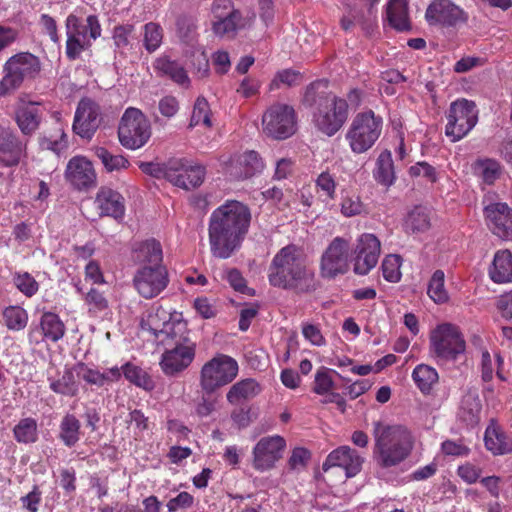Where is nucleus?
<instances>
[{
    "label": "nucleus",
    "mask_w": 512,
    "mask_h": 512,
    "mask_svg": "<svg viewBox=\"0 0 512 512\" xmlns=\"http://www.w3.org/2000/svg\"><path fill=\"white\" fill-rule=\"evenodd\" d=\"M430 227V217L425 208L416 207L407 216L405 220V229L407 232H424Z\"/></svg>",
    "instance_id": "3c124183"
},
{
    "label": "nucleus",
    "mask_w": 512,
    "mask_h": 512,
    "mask_svg": "<svg viewBox=\"0 0 512 512\" xmlns=\"http://www.w3.org/2000/svg\"><path fill=\"white\" fill-rule=\"evenodd\" d=\"M192 65L196 70L198 77H206L209 73V59L205 51L197 49L192 54Z\"/></svg>",
    "instance_id": "774afa93"
},
{
    "label": "nucleus",
    "mask_w": 512,
    "mask_h": 512,
    "mask_svg": "<svg viewBox=\"0 0 512 512\" xmlns=\"http://www.w3.org/2000/svg\"><path fill=\"white\" fill-rule=\"evenodd\" d=\"M381 253L380 240L372 233H363L353 249V271L357 275H367L378 263Z\"/></svg>",
    "instance_id": "2eb2a0df"
},
{
    "label": "nucleus",
    "mask_w": 512,
    "mask_h": 512,
    "mask_svg": "<svg viewBox=\"0 0 512 512\" xmlns=\"http://www.w3.org/2000/svg\"><path fill=\"white\" fill-rule=\"evenodd\" d=\"M401 258L398 255H388L382 262L383 277L389 281L396 283L401 279Z\"/></svg>",
    "instance_id": "13d9d810"
},
{
    "label": "nucleus",
    "mask_w": 512,
    "mask_h": 512,
    "mask_svg": "<svg viewBox=\"0 0 512 512\" xmlns=\"http://www.w3.org/2000/svg\"><path fill=\"white\" fill-rule=\"evenodd\" d=\"M366 210L361 197L353 191H343L340 201V212L344 217L350 218L361 215Z\"/></svg>",
    "instance_id": "c03bdc74"
},
{
    "label": "nucleus",
    "mask_w": 512,
    "mask_h": 512,
    "mask_svg": "<svg viewBox=\"0 0 512 512\" xmlns=\"http://www.w3.org/2000/svg\"><path fill=\"white\" fill-rule=\"evenodd\" d=\"M155 340L158 345H162L163 347L195 344L189 337L187 323L178 313H174V320L168 323V326Z\"/></svg>",
    "instance_id": "a878e982"
},
{
    "label": "nucleus",
    "mask_w": 512,
    "mask_h": 512,
    "mask_svg": "<svg viewBox=\"0 0 512 512\" xmlns=\"http://www.w3.org/2000/svg\"><path fill=\"white\" fill-rule=\"evenodd\" d=\"M95 154L108 172L119 171L129 166V161L124 156L114 155L104 147L96 148Z\"/></svg>",
    "instance_id": "5fc2aeb1"
},
{
    "label": "nucleus",
    "mask_w": 512,
    "mask_h": 512,
    "mask_svg": "<svg viewBox=\"0 0 512 512\" xmlns=\"http://www.w3.org/2000/svg\"><path fill=\"white\" fill-rule=\"evenodd\" d=\"M446 117L445 134L452 142H457L475 127L478 121V111L474 102L458 99L450 104Z\"/></svg>",
    "instance_id": "1a4fd4ad"
},
{
    "label": "nucleus",
    "mask_w": 512,
    "mask_h": 512,
    "mask_svg": "<svg viewBox=\"0 0 512 512\" xmlns=\"http://www.w3.org/2000/svg\"><path fill=\"white\" fill-rule=\"evenodd\" d=\"M13 283L26 297L34 296L39 290V284L28 272H15Z\"/></svg>",
    "instance_id": "4d7b16f0"
},
{
    "label": "nucleus",
    "mask_w": 512,
    "mask_h": 512,
    "mask_svg": "<svg viewBox=\"0 0 512 512\" xmlns=\"http://www.w3.org/2000/svg\"><path fill=\"white\" fill-rule=\"evenodd\" d=\"M158 74L169 77L172 81L185 88L190 86V78L184 67L167 57H159L153 64Z\"/></svg>",
    "instance_id": "f704fd0d"
},
{
    "label": "nucleus",
    "mask_w": 512,
    "mask_h": 512,
    "mask_svg": "<svg viewBox=\"0 0 512 512\" xmlns=\"http://www.w3.org/2000/svg\"><path fill=\"white\" fill-rule=\"evenodd\" d=\"M85 303L92 313H99L108 308V301L97 289H90L85 295Z\"/></svg>",
    "instance_id": "e2e57ef3"
},
{
    "label": "nucleus",
    "mask_w": 512,
    "mask_h": 512,
    "mask_svg": "<svg viewBox=\"0 0 512 512\" xmlns=\"http://www.w3.org/2000/svg\"><path fill=\"white\" fill-rule=\"evenodd\" d=\"M363 458L350 446H340L331 451L322 465L324 472L331 468H341L347 478L358 474L362 468Z\"/></svg>",
    "instance_id": "b1692460"
},
{
    "label": "nucleus",
    "mask_w": 512,
    "mask_h": 512,
    "mask_svg": "<svg viewBox=\"0 0 512 512\" xmlns=\"http://www.w3.org/2000/svg\"><path fill=\"white\" fill-rule=\"evenodd\" d=\"M481 400L476 389L468 390L462 397L458 417L467 425L474 426L480 420Z\"/></svg>",
    "instance_id": "7c9ffc66"
},
{
    "label": "nucleus",
    "mask_w": 512,
    "mask_h": 512,
    "mask_svg": "<svg viewBox=\"0 0 512 512\" xmlns=\"http://www.w3.org/2000/svg\"><path fill=\"white\" fill-rule=\"evenodd\" d=\"M198 125L212 127L211 110L207 100L203 97H198L195 101L189 124L190 127Z\"/></svg>",
    "instance_id": "603ef678"
},
{
    "label": "nucleus",
    "mask_w": 512,
    "mask_h": 512,
    "mask_svg": "<svg viewBox=\"0 0 512 512\" xmlns=\"http://www.w3.org/2000/svg\"><path fill=\"white\" fill-rule=\"evenodd\" d=\"M484 215L493 234L504 240L512 241V209L502 202L485 206Z\"/></svg>",
    "instance_id": "5701e85b"
},
{
    "label": "nucleus",
    "mask_w": 512,
    "mask_h": 512,
    "mask_svg": "<svg viewBox=\"0 0 512 512\" xmlns=\"http://www.w3.org/2000/svg\"><path fill=\"white\" fill-rule=\"evenodd\" d=\"M39 327L43 339L57 342L65 335V325L60 317L53 312H44L40 318Z\"/></svg>",
    "instance_id": "c9c22d12"
},
{
    "label": "nucleus",
    "mask_w": 512,
    "mask_h": 512,
    "mask_svg": "<svg viewBox=\"0 0 512 512\" xmlns=\"http://www.w3.org/2000/svg\"><path fill=\"white\" fill-rule=\"evenodd\" d=\"M431 349L441 360H456L464 354L466 342L460 329L450 323L438 325L431 334Z\"/></svg>",
    "instance_id": "9b49d317"
},
{
    "label": "nucleus",
    "mask_w": 512,
    "mask_h": 512,
    "mask_svg": "<svg viewBox=\"0 0 512 512\" xmlns=\"http://www.w3.org/2000/svg\"><path fill=\"white\" fill-rule=\"evenodd\" d=\"M382 126V118L373 111L358 113L345 135L351 151L361 154L372 148L381 135Z\"/></svg>",
    "instance_id": "0eeeda50"
},
{
    "label": "nucleus",
    "mask_w": 512,
    "mask_h": 512,
    "mask_svg": "<svg viewBox=\"0 0 512 512\" xmlns=\"http://www.w3.org/2000/svg\"><path fill=\"white\" fill-rule=\"evenodd\" d=\"M484 442L493 455H504L512 451V440L495 423L486 428Z\"/></svg>",
    "instance_id": "2f4dec72"
},
{
    "label": "nucleus",
    "mask_w": 512,
    "mask_h": 512,
    "mask_svg": "<svg viewBox=\"0 0 512 512\" xmlns=\"http://www.w3.org/2000/svg\"><path fill=\"white\" fill-rule=\"evenodd\" d=\"M134 32V26L131 24L116 26L113 30V41L118 49H125L130 44V37Z\"/></svg>",
    "instance_id": "0e129e2a"
},
{
    "label": "nucleus",
    "mask_w": 512,
    "mask_h": 512,
    "mask_svg": "<svg viewBox=\"0 0 512 512\" xmlns=\"http://www.w3.org/2000/svg\"><path fill=\"white\" fill-rule=\"evenodd\" d=\"M169 283V276L164 266H142L139 267L133 276V286L137 293L145 298L157 297L166 289Z\"/></svg>",
    "instance_id": "4468645a"
},
{
    "label": "nucleus",
    "mask_w": 512,
    "mask_h": 512,
    "mask_svg": "<svg viewBox=\"0 0 512 512\" xmlns=\"http://www.w3.org/2000/svg\"><path fill=\"white\" fill-rule=\"evenodd\" d=\"M4 325L8 330L21 331L28 324L27 311L18 305H10L5 307L1 312Z\"/></svg>",
    "instance_id": "79ce46f5"
},
{
    "label": "nucleus",
    "mask_w": 512,
    "mask_h": 512,
    "mask_svg": "<svg viewBox=\"0 0 512 512\" xmlns=\"http://www.w3.org/2000/svg\"><path fill=\"white\" fill-rule=\"evenodd\" d=\"M100 216L122 219L125 214L124 198L120 193L108 187H101L94 201Z\"/></svg>",
    "instance_id": "bb28decb"
},
{
    "label": "nucleus",
    "mask_w": 512,
    "mask_h": 512,
    "mask_svg": "<svg viewBox=\"0 0 512 512\" xmlns=\"http://www.w3.org/2000/svg\"><path fill=\"white\" fill-rule=\"evenodd\" d=\"M425 18L430 25L455 27L468 21V14L451 0H433L426 9Z\"/></svg>",
    "instance_id": "a211bd4d"
},
{
    "label": "nucleus",
    "mask_w": 512,
    "mask_h": 512,
    "mask_svg": "<svg viewBox=\"0 0 512 512\" xmlns=\"http://www.w3.org/2000/svg\"><path fill=\"white\" fill-rule=\"evenodd\" d=\"M143 46L148 53L159 49L163 41V29L155 22L146 23L142 30Z\"/></svg>",
    "instance_id": "de8ad7c7"
},
{
    "label": "nucleus",
    "mask_w": 512,
    "mask_h": 512,
    "mask_svg": "<svg viewBox=\"0 0 512 512\" xmlns=\"http://www.w3.org/2000/svg\"><path fill=\"white\" fill-rule=\"evenodd\" d=\"M49 387L56 394L70 397L77 395L79 385L76 381L74 366L65 368L63 374L58 379L49 378Z\"/></svg>",
    "instance_id": "58836bf2"
},
{
    "label": "nucleus",
    "mask_w": 512,
    "mask_h": 512,
    "mask_svg": "<svg viewBox=\"0 0 512 512\" xmlns=\"http://www.w3.org/2000/svg\"><path fill=\"white\" fill-rule=\"evenodd\" d=\"M80 422L71 414H67L60 424V438L68 447L73 446L79 440Z\"/></svg>",
    "instance_id": "8fccbe9b"
},
{
    "label": "nucleus",
    "mask_w": 512,
    "mask_h": 512,
    "mask_svg": "<svg viewBox=\"0 0 512 512\" xmlns=\"http://www.w3.org/2000/svg\"><path fill=\"white\" fill-rule=\"evenodd\" d=\"M121 368L122 374L125 378L133 383L134 385L143 388L145 390H152L154 388V382L151 377L140 367L130 363H126Z\"/></svg>",
    "instance_id": "09e8293b"
},
{
    "label": "nucleus",
    "mask_w": 512,
    "mask_h": 512,
    "mask_svg": "<svg viewBox=\"0 0 512 512\" xmlns=\"http://www.w3.org/2000/svg\"><path fill=\"white\" fill-rule=\"evenodd\" d=\"M386 16L389 25L395 30L405 32L411 29L407 0H389Z\"/></svg>",
    "instance_id": "473e14b6"
},
{
    "label": "nucleus",
    "mask_w": 512,
    "mask_h": 512,
    "mask_svg": "<svg viewBox=\"0 0 512 512\" xmlns=\"http://www.w3.org/2000/svg\"><path fill=\"white\" fill-rule=\"evenodd\" d=\"M15 439L20 443H33L37 440V422L24 418L13 429Z\"/></svg>",
    "instance_id": "864d4df0"
},
{
    "label": "nucleus",
    "mask_w": 512,
    "mask_h": 512,
    "mask_svg": "<svg viewBox=\"0 0 512 512\" xmlns=\"http://www.w3.org/2000/svg\"><path fill=\"white\" fill-rule=\"evenodd\" d=\"M250 219L249 209L239 201H227L215 209L208 223L212 255L227 259L238 250L248 232Z\"/></svg>",
    "instance_id": "f257e3e1"
},
{
    "label": "nucleus",
    "mask_w": 512,
    "mask_h": 512,
    "mask_svg": "<svg viewBox=\"0 0 512 512\" xmlns=\"http://www.w3.org/2000/svg\"><path fill=\"white\" fill-rule=\"evenodd\" d=\"M334 375L338 373L332 369L322 367L317 370L313 391L319 395L328 394L334 388Z\"/></svg>",
    "instance_id": "6e6d98bb"
},
{
    "label": "nucleus",
    "mask_w": 512,
    "mask_h": 512,
    "mask_svg": "<svg viewBox=\"0 0 512 512\" xmlns=\"http://www.w3.org/2000/svg\"><path fill=\"white\" fill-rule=\"evenodd\" d=\"M268 281L274 287L297 293H307L316 288L314 271L295 245H287L275 254L268 268Z\"/></svg>",
    "instance_id": "f03ea898"
},
{
    "label": "nucleus",
    "mask_w": 512,
    "mask_h": 512,
    "mask_svg": "<svg viewBox=\"0 0 512 512\" xmlns=\"http://www.w3.org/2000/svg\"><path fill=\"white\" fill-rule=\"evenodd\" d=\"M320 85L321 82H314L306 88L303 103L310 107L316 105L312 113V122L318 131L331 137L346 122L348 105L346 100L335 95H320L317 91Z\"/></svg>",
    "instance_id": "20e7f679"
},
{
    "label": "nucleus",
    "mask_w": 512,
    "mask_h": 512,
    "mask_svg": "<svg viewBox=\"0 0 512 512\" xmlns=\"http://www.w3.org/2000/svg\"><path fill=\"white\" fill-rule=\"evenodd\" d=\"M26 146L13 130L0 124V164L5 167L16 166L25 155Z\"/></svg>",
    "instance_id": "393cba45"
},
{
    "label": "nucleus",
    "mask_w": 512,
    "mask_h": 512,
    "mask_svg": "<svg viewBox=\"0 0 512 512\" xmlns=\"http://www.w3.org/2000/svg\"><path fill=\"white\" fill-rule=\"evenodd\" d=\"M286 449V440L279 435L262 437L253 447L252 465L255 470L265 472L275 467Z\"/></svg>",
    "instance_id": "dca6fc26"
},
{
    "label": "nucleus",
    "mask_w": 512,
    "mask_h": 512,
    "mask_svg": "<svg viewBox=\"0 0 512 512\" xmlns=\"http://www.w3.org/2000/svg\"><path fill=\"white\" fill-rule=\"evenodd\" d=\"M427 294L437 304H443L448 301L449 294L445 288V274L442 270H436L432 274Z\"/></svg>",
    "instance_id": "49530a36"
},
{
    "label": "nucleus",
    "mask_w": 512,
    "mask_h": 512,
    "mask_svg": "<svg viewBox=\"0 0 512 512\" xmlns=\"http://www.w3.org/2000/svg\"><path fill=\"white\" fill-rule=\"evenodd\" d=\"M185 167L189 166L181 161H173V159L165 164L153 162H141L139 164V168L145 174L155 178H165L177 187L191 186L192 183H197L200 180V170H196L193 172L190 181H184L180 173L185 170Z\"/></svg>",
    "instance_id": "6ab92c4d"
},
{
    "label": "nucleus",
    "mask_w": 512,
    "mask_h": 512,
    "mask_svg": "<svg viewBox=\"0 0 512 512\" xmlns=\"http://www.w3.org/2000/svg\"><path fill=\"white\" fill-rule=\"evenodd\" d=\"M350 245L342 237L334 238L325 249L320 260V275L325 279H334L349 270Z\"/></svg>",
    "instance_id": "ddd939ff"
},
{
    "label": "nucleus",
    "mask_w": 512,
    "mask_h": 512,
    "mask_svg": "<svg viewBox=\"0 0 512 512\" xmlns=\"http://www.w3.org/2000/svg\"><path fill=\"white\" fill-rule=\"evenodd\" d=\"M132 260L142 266H163V252L160 242L148 239L136 244L132 250Z\"/></svg>",
    "instance_id": "cd10ccee"
},
{
    "label": "nucleus",
    "mask_w": 512,
    "mask_h": 512,
    "mask_svg": "<svg viewBox=\"0 0 512 512\" xmlns=\"http://www.w3.org/2000/svg\"><path fill=\"white\" fill-rule=\"evenodd\" d=\"M503 359L499 354L494 357L488 351H483L481 355V372L484 381H490L493 378L494 370L496 369L497 377L505 381L506 378L502 373Z\"/></svg>",
    "instance_id": "a18cd8bd"
},
{
    "label": "nucleus",
    "mask_w": 512,
    "mask_h": 512,
    "mask_svg": "<svg viewBox=\"0 0 512 512\" xmlns=\"http://www.w3.org/2000/svg\"><path fill=\"white\" fill-rule=\"evenodd\" d=\"M316 187L329 199H334L336 192V181L329 172H322L316 179Z\"/></svg>",
    "instance_id": "69168bd1"
},
{
    "label": "nucleus",
    "mask_w": 512,
    "mask_h": 512,
    "mask_svg": "<svg viewBox=\"0 0 512 512\" xmlns=\"http://www.w3.org/2000/svg\"><path fill=\"white\" fill-rule=\"evenodd\" d=\"M374 178L384 186H391L395 181V173L391 152L385 150L380 153L374 170Z\"/></svg>",
    "instance_id": "ea45409f"
},
{
    "label": "nucleus",
    "mask_w": 512,
    "mask_h": 512,
    "mask_svg": "<svg viewBox=\"0 0 512 512\" xmlns=\"http://www.w3.org/2000/svg\"><path fill=\"white\" fill-rule=\"evenodd\" d=\"M173 161H181V162L187 164L188 166H191V167H185V170L180 173L181 176L183 177L184 181L185 180L190 181L192 174H194L193 172L196 170H200V180L197 183H192L191 186L181 187L182 189H185V190L194 189L203 183L205 174H206L204 166H202L192 160L185 159V158H176V159H173Z\"/></svg>",
    "instance_id": "052dcab7"
},
{
    "label": "nucleus",
    "mask_w": 512,
    "mask_h": 512,
    "mask_svg": "<svg viewBox=\"0 0 512 512\" xmlns=\"http://www.w3.org/2000/svg\"><path fill=\"white\" fill-rule=\"evenodd\" d=\"M474 173L485 184H493L502 174V167L498 161L491 158L478 159L473 164Z\"/></svg>",
    "instance_id": "a19ab883"
},
{
    "label": "nucleus",
    "mask_w": 512,
    "mask_h": 512,
    "mask_svg": "<svg viewBox=\"0 0 512 512\" xmlns=\"http://www.w3.org/2000/svg\"><path fill=\"white\" fill-rule=\"evenodd\" d=\"M65 179L79 191L94 188L97 184V174L92 162L81 155L74 156L68 161Z\"/></svg>",
    "instance_id": "aec40b11"
},
{
    "label": "nucleus",
    "mask_w": 512,
    "mask_h": 512,
    "mask_svg": "<svg viewBox=\"0 0 512 512\" xmlns=\"http://www.w3.org/2000/svg\"><path fill=\"white\" fill-rule=\"evenodd\" d=\"M238 371L239 366L234 358L217 354L202 366L200 387L205 393H213L231 383L237 377Z\"/></svg>",
    "instance_id": "6e6552de"
},
{
    "label": "nucleus",
    "mask_w": 512,
    "mask_h": 512,
    "mask_svg": "<svg viewBox=\"0 0 512 512\" xmlns=\"http://www.w3.org/2000/svg\"><path fill=\"white\" fill-rule=\"evenodd\" d=\"M16 122L25 135L34 133L40 123V110L36 104L30 103L20 107L16 112Z\"/></svg>",
    "instance_id": "e433bc0d"
},
{
    "label": "nucleus",
    "mask_w": 512,
    "mask_h": 512,
    "mask_svg": "<svg viewBox=\"0 0 512 512\" xmlns=\"http://www.w3.org/2000/svg\"><path fill=\"white\" fill-rule=\"evenodd\" d=\"M159 365L167 376H174L187 369L195 358L196 344L164 347Z\"/></svg>",
    "instance_id": "4be33fe9"
},
{
    "label": "nucleus",
    "mask_w": 512,
    "mask_h": 512,
    "mask_svg": "<svg viewBox=\"0 0 512 512\" xmlns=\"http://www.w3.org/2000/svg\"><path fill=\"white\" fill-rule=\"evenodd\" d=\"M412 378L423 393H428L432 386L437 383L438 373L433 367L420 364L414 368Z\"/></svg>",
    "instance_id": "37998d69"
},
{
    "label": "nucleus",
    "mask_w": 512,
    "mask_h": 512,
    "mask_svg": "<svg viewBox=\"0 0 512 512\" xmlns=\"http://www.w3.org/2000/svg\"><path fill=\"white\" fill-rule=\"evenodd\" d=\"M488 275L496 284L512 283V250L501 249L495 252Z\"/></svg>",
    "instance_id": "c85d7f7f"
},
{
    "label": "nucleus",
    "mask_w": 512,
    "mask_h": 512,
    "mask_svg": "<svg viewBox=\"0 0 512 512\" xmlns=\"http://www.w3.org/2000/svg\"><path fill=\"white\" fill-rule=\"evenodd\" d=\"M66 55L75 60L88 49L102 33L101 24L96 15H89L85 20L75 14H69L65 21Z\"/></svg>",
    "instance_id": "39448f33"
},
{
    "label": "nucleus",
    "mask_w": 512,
    "mask_h": 512,
    "mask_svg": "<svg viewBox=\"0 0 512 512\" xmlns=\"http://www.w3.org/2000/svg\"><path fill=\"white\" fill-rule=\"evenodd\" d=\"M309 458L310 453L307 449L302 447L294 448L291 456L289 457L288 466L291 470L304 469Z\"/></svg>",
    "instance_id": "338daca9"
},
{
    "label": "nucleus",
    "mask_w": 512,
    "mask_h": 512,
    "mask_svg": "<svg viewBox=\"0 0 512 512\" xmlns=\"http://www.w3.org/2000/svg\"><path fill=\"white\" fill-rule=\"evenodd\" d=\"M302 80L303 76L300 72L291 69H285L275 75L274 79L271 81L270 89L279 88L281 84L288 87L299 85Z\"/></svg>",
    "instance_id": "bf43d9fd"
},
{
    "label": "nucleus",
    "mask_w": 512,
    "mask_h": 512,
    "mask_svg": "<svg viewBox=\"0 0 512 512\" xmlns=\"http://www.w3.org/2000/svg\"><path fill=\"white\" fill-rule=\"evenodd\" d=\"M260 386L256 380L247 378L233 384L227 392V401L231 404H238L243 400L255 397L260 393Z\"/></svg>",
    "instance_id": "4c0bfd02"
},
{
    "label": "nucleus",
    "mask_w": 512,
    "mask_h": 512,
    "mask_svg": "<svg viewBox=\"0 0 512 512\" xmlns=\"http://www.w3.org/2000/svg\"><path fill=\"white\" fill-rule=\"evenodd\" d=\"M174 320V313H170L161 306L152 307L141 321L144 330L151 332L155 339Z\"/></svg>",
    "instance_id": "72a5a7b5"
},
{
    "label": "nucleus",
    "mask_w": 512,
    "mask_h": 512,
    "mask_svg": "<svg viewBox=\"0 0 512 512\" xmlns=\"http://www.w3.org/2000/svg\"><path fill=\"white\" fill-rule=\"evenodd\" d=\"M150 136V124L145 115L139 109L128 108L118 129L120 143L127 149L135 150L145 145Z\"/></svg>",
    "instance_id": "9d476101"
},
{
    "label": "nucleus",
    "mask_w": 512,
    "mask_h": 512,
    "mask_svg": "<svg viewBox=\"0 0 512 512\" xmlns=\"http://www.w3.org/2000/svg\"><path fill=\"white\" fill-rule=\"evenodd\" d=\"M41 70L38 57L29 52H20L9 57L3 65L0 80V96L19 89L26 80L34 79Z\"/></svg>",
    "instance_id": "423d86ee"
},
{
    "label": "nucleus",
    "mask_w": 512,
    "mask_h": 512,
    "mask_svg": "<svg viewBox=\"0 0 512 512\" xmlns=\"http://www.w3.org/2000/svg\"><path fill=\"white\" fill-rule=\"evenodd\" d=\"M74 371L78 378L84 380L87 384L100 387V371L89 367L83 362L74 365Z\"/></svg>",
    "instance_id": "680f3d73"
},
{
    "label": "nucleus",
    "mask_w": 512,
    "mask_h": 512,
    "mask_svg": "<svg viewBox=\"0 0 512 512\" xmlns=\"http://www.w3.org/2000/svg\"><path fill=\"white\" fill-rule=\"evenodd\" d=\"M373 457L382 468L402 463L413 449L411 432L403 425L373 422Z\"/></svg>",
    "instance_id": "7ed1b4c3"
},
{
    "label": "nucleus",
    "mask_w": 512,
    "mask_h": 512,
    "mask_svg": "<svg viewBox=\"0 0 512 512\" xmlns=\"http://www.w3.org/2000/svg\"><path fill=\"white\" fill-rule=\"evenodd\" d=\"M212 30L220 37H234L237 30L242 28V15L233 8L230 0H215L212 5Z\"/></svg>",
    "instance_id": "f3484780"
},
{
    "label": "nucleus",
    "mask_w": 512,
    "mask_h": 512,
    "mask_svg": "<svg viewBox=\"0 0 512 512\" xmlns=\"http://www.w3.org/2000/svg\"><path fill=\"white\" fill-rule=\"evenodd\" d=\"M264 163L255 151H246L232 160L230 174L239 179H245L260 173Z\"/></svg>",
    "instance_id": "c756f323"
},
{
    "label": "nucleus",
    "mask_w": 512,
    "mask_h": 512,
    "mask_svg": "<svg viewBox=\"0 0 512 512\" xmlns=\"http://www.w3.org/2000/svg\"><path fill=\"white\" fill-rule=\"evenodd\" d=\"M101 123V111L99 105L89 98L81 99L78 103L73 131L82 138L90 139Z\"/></svg>",
    "instance_id": "412c9836"
},
{
    "label": "nucleus",
    "mask_w": 512,
    "mask_h": 512,
    "mask_svg": "<svg viewBox=\"0 0 512 512\" xmlns=\"http://www.w3.org/2000/svg\"><path fill=\"white\" fill-rule=\"evenodd\" d=\"M264 131L276 139H285L296 131V114L293 107L276 103L271 105L262 117Z\"/></svg>",
    "instance_id": "f8f14e48"
}]
</instances>
